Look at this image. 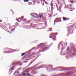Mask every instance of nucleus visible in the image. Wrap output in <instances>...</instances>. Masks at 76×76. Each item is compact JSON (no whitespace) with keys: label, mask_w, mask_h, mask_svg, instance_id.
<instances>
[{"label":"nucleus","mask_w":76,"mask_h":76,"mask_svg":"<svg viewBox=\"0 0 76 76\" xmlns=\"http://www.w3.org/2000/svg\"><path fill=\"white\" fill-rule=\"evenodd\" d=\"M31 15L32 16H33L34 17V18H35V17H37L38 16V15L35 13H33L31 14Z\"/></svg>","instance_id":"1"},{"label":"nucleus","mask_w":76,"mask_h":76,"mask_svg":"<svg viewBox=\"0 0 76 76\" xmlns=\"http://www.w3.org/2000/svg\"><path fill=\"white\" fill-rule=\"evenodd\" d=\"M63 19L64 20H66V18L64 17L63 18Z\"/></svg>","instance_id":"2"},{"label":"nucleus","mask_w":76,"mask_h":76,"mask_svg":"<svg viewBox=\"0 0 76 76\" xmlns=\"http://www.w3.org/2000/svg\"><path fill=\"white\" fill-rule=\"evenodd\" d=\"M24 55H25V53H23L22 54V56H24Z\"/></svg>","instance_id":"3"},{"label":"nucleus","mask_w":76,"mask_h":76,"mask_svg":"<svg viewBox=\"0 0 76 76\" xmlns=\"http://www.w3.org/2000/svg\"><path fill=\"white\" fill-rule=\"evenodd\" d=\"M23 75H26V74H25V73H23Z\"/></svg>","instance_id":"4"},{"label":"nucleus","mask_w":76,"mask_h":76,"mask_svg":"<svg viewBox=\"0 0 76 76\" xmlns=\"http://www.w3.org/2000/svg\"><path fill=\"white\" fill-rule=\"evenodd\" d=\"M27 75H28V76H29V75H30V74H27Z\"/></svg>","instance_id":"5"},{"label":"nucleus","mask_w":76,"mask_h":76,"mask_svg":"<svg viewBox=\"0 0 76 76\" xmlns=\"http://www.w3.org/2000/svg\"><path fill=\"white\" fill-rule=\"evenodd\" d=\"M40 18H41V15H39Z\"/></svg>","instance_id":"6"},{"label":"nucleus","mask_w":76,"mask_h":76,"mask_svg":"<svg viewBox=\"0 0 76 76\" xmlns=\"http://www.w3.org/2000/svg\"><path fill=\"white\" fill-rule=\"evenodd\" d=\"M2 22V20H0V22Z\"/></svg>","instance_id":"7"},{"label":"nucleus","mask_w":76,"mask_h":76,"mask_svg":"<svg viewBox=\"0 0 76 76\" xmlns=\"http://www.w3.org/2000/svg\"><path fill=\"white\" fill-rule=\"evenodd\" d=\"M75 53L73 54V56H75Z\"/></svg>","instance_id":"8"},{"label":"nucleus","mask_w":76,"mask_h":76,"mask_svg":"<svg viewBox=\"0 0 76 76\" xmlns=\"http://www.w3.org/2000/svg\"><path fill=\"white\" fill-rule=\"evenodd\" d=\"M17 74H18V73H19V72H17Z\"/></svg>","instance_id":"9"},{"label":"nucleus","mask_w":76,"mask_h":76,"mask_svg":"<svg viewBox=\"0 0 76 76\" xmlns=\"http://www.w3.org/2000/svg\"><path fill=\"white\" fill-rule=\"evenodd\" d=\"M51 6H53V4H52Z\"/></svg>","instance_id":"10"},{"label":"nucleus","mask_w":76,"mask_h":76,"mask_svg":"<svg viewBox=\"0 0 76 76\" xmlns=\"http://www.w3.org/2000/svg\"><path fill=\"white\" fill-rule=\"evenodd\" d=\"M67 50H69V48H67Z\"/></svg>","instance_id":"11"},{"label":"nucleus","mask_w":76,"mask_h":76,"mask_svg":"<svg viewBox=\"0 0 76 76\" xmlns=\"http://www.w3.org/2000/svg\"><path fill=\"white\" fill-rule=\"evenodd\" d=\"M22 17H23V16H22Z\"/></svg>","instance_id":"12"}]
</instances>
